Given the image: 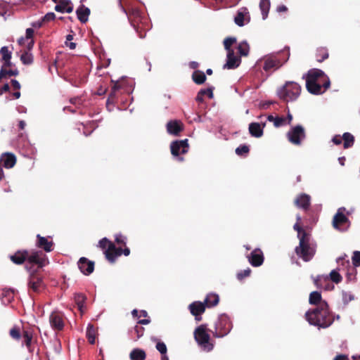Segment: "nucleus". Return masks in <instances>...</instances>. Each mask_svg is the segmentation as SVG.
I'll return each instance as SVG.
<instances>
[{"instance_id":"35","label":"nucleus","mask_w":360,"mask_h":360,"mask_svg":"<svg viewBox=\"0 0 360 360\" xmlns=\"http://www.w3.org/2000/svg\"><path fill=\"white\" fill-rule=\"evenodd\" d=\"M86 300V297L83 294H76L75 295V301L77 305L78 309L82 314L84 313V304Z\"/></svg>"},{"instance_id":"21","label":"nucleus","mask_w":360,"mask_h":360,"mask_svg":"<svg viewBox=\"0 0 360 360\" xmlns=\"http://www.w3.org/2000/svg\"><path fill=\"white\" fill-rule=\"evenodd\" d=\"M29 287L36 292H40L44 287V284L40 277L32 275L29 281Z\"/></svg>"},{"instance_id":"4","label":"nucleus","mask_w":360,"mask_h":360,"mask_svg":"<svg viewBox=\"0 0 360 360\" xmlns=\"http://www.w3.org/2000/svg\"><path fill=\"white\" fill-rule=\"evenodd\" d=\"M98 246L104 251L106 259L110 262H114L116 258L122 253L125 256H128L130 254V250L128 248H125L123 250L121 248H117L106 238H102L98 242Z\"/></svg>"},{"instance_id":"10","label":"nucleus","mask_w":360,"mask_h":360,"mask_svg":"<svg viewBox=\"0 0 360 360\" xmlns=\"http://www.w3.org/2000/svg\"><path fill=\"white\" fill-rule=\"evenodd\" d=\"M27 262L35 264L38 267H43L49 263V261L46 255L41 251H33L30 253L27 252Z\"/></svg>"},{"instance_id":"6","label":"nucleus","mask_w":360,"mask_h":360,"mask_svg":"<svg viewBox=\"0 0 360 360\" xmlns=\"http://www.w3.org/2000/svg\"><path fill=\"white\" fill-rule=\"evenodd\" d=\"M347 257L345 255L344 257H339L337 260L339 265L342 266H345L347 269V276L348 280L352 281L355 278L356 275V268L360 267V251H354L353 252V256L352 257V266L350 265L349 260H345V257Z\"/></svg>"},{"instance_id":"44","label":"nucleus","mask_w":360,"mask_h":360,"mask_svg":"<svg viewBox=\"0 0 360 360\" xmlns=\"http://www.w3.org/2000/svg\"><path fill=\"white\" fill-rule=\"evenodd\" d=\"M250 272H251V270L249 268L244 269L243 271H241L237 274V278L238 280H242L244 278L249 276L250 274Z\"/></svg>"},{"instance_id":"42","label":"nucleus","mask_w":360,"mask_h":360,"mask_svg":"<svg viewBox=\"0 0 360 360\" xmlns=\"http://www.w3.org/2000/svg\"><path fill=\"white\" fill-rule=\"evenodd\" d=\"M287 124V120L283 117H276L274 125L276 127H279Z\"/></svg>"},{"instance_id":"30","label":"nucleus","mask_w":360,"mask_h":360,"mask_svg":"<svg viewBox=\"0 0 360 360\" xmlns=\"http://www.w3.org/2000/svg\"><path fill=\"white\" fill-rule=\"evenodd\" d=\"M146 356V352L139 348L133 349L129 354L131 360H145Z\"/></svg>"},{"instance_id":"41","label":"nucleus","mask_w":360,"mask_h":360,"mask_svg":"<svg viewBox=\"0 0 360 360\" xmlns=\"http://www.w3.org/2000/svg\"><path fill=\"white\" fill-rule=\"evenodd\" d=\"M236 39L234 37H229L224 39V48L226 50L227 53L229 51H233V49H231V46L236 44Z\"/></svg>"},{"instance_id":"31","label":"nucleus","mask_w":360,"mask_h":360,"mask_svg":"<svg viewBox=\"0 0 360 360\" xmlns=\"http://www.w3.org/2000/svg\"><path fill=\"white\" fill-rule=\"evenodd\" d=\"M328 276H318V278L315 280V284L319 288H324L326 290H333L334 288L333 285L327 284L325 286L322 285V283L328 282Z\"/></svg>"},{"instance_id":"23","label":"nucleus","mask_w":360,"mask_h":360,"mask_svg":"<svg viewBox=\"0 0 360 360\" xmlns=\"http://www.w3.org/2000/svg\"><path fill=\"white\" fill-rule=\"evenodd\" d=\"M1 161L3 162L4 167L10 169L15 165L16 158L13 154L7 153L1 155Z\"/></svg>"},{"instance_id":"57","label":"nucleus","mask_w":360,"mask_h":360,"mask_svg":"<svg viewBox=\"0 0 360 360\" xmlns=\"http://www.w3.org/2000/svg\"><path fill=\"white\" fill-rule=\"evenodd\" d=\"M11 84L14 89H20V84L16 80V79H12Z\"/></svg>"},{"instance_id":"36","label":"nucleus","mask_w":360,"mask_h":360,"mask_svg":"<svg viewBox=\"0 0 360 360\" xmlns=\"http://www.w3.org/2000/svg\"><path fill=\"white\" fill-rule=\"evenodd\" d=\"M342 140L344 141V147L347 148L354 144V138L352 134L346 132L342 135Z\"/></svg>"},{"instance_id":"40","label":"nucleus","mask_w":360,"mask_h":360,"mask_svg":"<svg viewBox=\"0 0 360 360\" xmlns=\"http://www.w3.org/2000/svg\"><path fill=\"white\" fill-rule=\"evenodd\" d=\"M20 60L25 65H30L33 62V56L29 51H25L20 57Z\"/></svg>"},{"instance_id":"8","label":"nucleus","mask_w":360,"mask_h":360,"mask_svg":"<svg viewBox=\"0 0 360 360\" xmlns=\"http://www.w3.org/2000/svg\"><path fill=\"white\" fill-rule=\"evenodd\" d=\"M345 208H339L333 220L334 228L340 231H347L350 225L347 217L345 214Z\"/></svg>"},{"instance_id":"3","label":"nucleus","mask_w":360,"mask_h":360,"mask_svg":"<svg viewBox=\"0 0 360 360\" xmlns=\"http://www.w3.org/2000/svg\"><path fill=\"white\" fill-rule=\"evenodd\" d=\"M293 229L297 231L300 240L299 246L296 247L295 252L304 261L308 262L314 257L316 246L311 241L310 235L302 229L298 222L293 226Z\"/></svg>"},{"instance_id":"54","label":"nucleus","mask_w":360,"mask_h":360,"mask_svg":"<svg viewBox=\"0 0 360 360\" xmlns=\"http://www.w3.org/2000/svg\"><path fill=\"white\" fill-rule=\"evenodd\" d=\"M333 142L336 144V145H339L342 143V137H341L340 136H335L333 138Z\"/></svg>"},{"instance_id":"14","label":"nucleus","mask_w":360,"mask_h":360,"mask_svg":"<svg viewBox=\"0 0 360 360\" xmlns=\"http://www.w3.org/2000/svg\"><path fill=\"white\" fill-rule=\"evenodd\" d=\"M248 261L253 266H259L263 264L264 255L260 249L254 250L249 256Z\"/></svg>"},{"instance_id":"56","label":"nucleus","mask_w":360,"mask_h":360,"mask_svg":"<svg viewBox=\"0 0 360 360\" xmlns=\"http://www.w3.org/2000/svg\"><path fill=\"white\" fill-rule=\"evenodd\" d=\"M18 74V71L17 70H6V75L13 76V75H17Z\"/></svg>"},{"instance_id":"24","label":"nucleus","mask_w":360,"mask_h":360,"mask_svg":"<svg viewBox=\"0 0 360 360\" xmlns=\"http://www.w3.org/2000/svg\"><path fill=\"white\" fill-rule=\"evenodd\" d=\"M59 2L60 3L55 6V10L57 12L70 13L72 11L73 6L71 1L68 0H63Z\"/></svg>"},{"instance_id":"45","label":"nucleus","mask_w":360,"mask_h":360,"mask_svg":"<svg viewBox=\"0 0 360 360\" xmlns=\"http://www.w3.org/2000/svg\"><path fill=\"white\" fill-rule=\"evenodd\" d=\"M342 301L345 304H347L349 302L354 299L353 295L350 292L342 291Z\"/></svg>"},{"instance_id":"50","label":"nucleus","mask_w":360,"mask_h":360,"mask_svg":"<svg viewBox=\"0 0 360 360\" xmlns=\"http://www.w3.org/2000/svg\"><path fill=\"white\" fill-rule=\"evenodd\" d=\"M23 338L26 345H29L32 340V335L28 331H25L23 333Z\"/></svg>"},{"instance_id":"32","label":"nucleus","mask_w":360,"mask_h":360,"mask_svg":"<svg viewBox=\"0 0 360 360\" xmlns=\"http://www.w3.org/2000/svg\"><path fill=\"white\" fill-rule=\"evenodd\" d=\"M219 300V297L217 294L210 293L208 294L205 300V303L207 307H211L216 306Z\"/></svg>"},{"instance_id":"34","label":"nucleus","mask_w":360,"mask_h":360,"mask_svg":"<svg viewBox=\"0 0 360 360\" xmlns=\"http://www.w3.org/2000/svg\"><path fill=\"white\" fill-rule=\"evenodd\" d=\"M96 337V330L91 324H89L86 329V338L91 344H94Z\"/></svg>"},{"instance_id":"59","label":"nucleus","mask_w":360,"mask_h":360,"mask_svg":"<svg viewBox=\"0 0 360 360\" xmlns=\"http://www.w3.org/2000/svg\"><path fill=\"white\" fill-rule=\"evenodd\" d=\"M8 90H9V85L8 84H5L0 91V95H1L4 92L8 91Z\"/></svg>"},{"instance_id":"22","label":"nucleus","mask_w":360,"mask_h":360,"mask_svg":"<svg viewBox=\"0 0 360 360\" xmlns=\"http://www.w3.org/2000/svg\"><path fill=\"white\" fill-rule=\"evenodd\" d=\"M265 123L252 122L249 125V131L252 136L259 138L263 135Z\"/></svg>"},{"instance_id":"46","label":"nucleus","mask_w":360,"mask_h":360,"mask_svg":"<svg viewBox=\"0 0 360 360\" xmlns=\"http://www.w3.org/2000/svg\"><path fill=\"white\" fill-rule=\"evenodd\" d=\"M156 349L160 352L161 354H165L167 353V346L164 342H158L156 345Z\"/></svg>"},{"instance_id":"48","label":"nucleus","mask_w":360,"mask_h":360,"mask_svg":"<svg viewBox=\"0 0 360 360\" xmlns=\"http://www.w3.org/2000/svg\"><path fill=\"white\" fill-rule=\"evenodd\" d=\"M56 18V15L54 13H46L42 18V21L44 22H49V21H51V20H53Z\"/></svg>"},{"instance_id":"60","label":"nucleus","mask_w":360,"mask_h":360,"mask_svg":"<svg viewBox=\"0 0 360 360\" xmlns=\"http://www.w3.org/2000/svg\"><path fill=\"white\" fill-rule=\"evenodd\" d=\"M26 41H27V39H26V37H20V38L18 39V44H19V45H20V46H24V45H25Z\"/></svg>"},{"instance_id":"16","label":"nucleus","mask_w":360,"mask_h":360,"mask_svg":"<svg viewBox=\"0 0 360 360\" xmlns=\"http://www.w3.org/2000/svg\"><path fill=\"white\" fill-rule=\"evenodd\" d=\"M49 322L51 326L54 330H62L64 326L62 315L58 312L51 313L49 317Z\"/></svg>"},{"instance_id":"47","label":"nucleus","mask_w":360,"mask_h":360,"mask_svg":"<svg viewBox=\"0 0 360 360\" xmlns=\"http://www.w3.org/2000/svg\"><path fill=\"white\" fill-rule=\"evenodd\" d=\"M126 240H127V238L125 236L121 235V234H117L115 236V242L120 245V244H123V245H125L126 244Z\"/></svg>"},{"instance_id":"19","label":"nucleus","mask_w":360,"mask_h":360,"mask_svg":"<svg viewBox=\"0 0 360 360\" xmlns=\"http://www.w3.org/2000/svg\"><path fill=\"white\" fill-rule=\"evenodd\" d=\"M191 313L195 316L197 321L201 320L200 315L205 311V306L203 302H194L189 305Z\"/></svg>"},{"instance_id":"13","label":"nucleus","mask_w":360,"mask_h":360,"mask_svg":"<svg viewBox=\"0 0 360 360\" xmlns=\"http://www.w3.org/2000/svg\"><path fill=\"white\" fill-rule=\"evenodd\" d=\"M288 58H287L283 62H281V60L276 56H270L266 57L264 59V69L266 71L270 70L271 69H277L281 67L284 63L287 61Z\"/></svg>"},{"instance_id":"9","label":"nucleus","mask_w":360,"mask_h":360,"mask_svg":"<svg viewBox=\"0 0 360 360\" xmlns=\"http://www.w3.org/2000/svg\"><path fill=\"white\" fill-rule=\"evenodd\" d=\"M232 328V323L226 316H222L215 326V337L222 338L229 333Z\"/></svg>"},{"instance_id":"18","label":"nucleus","mask_w":360,"mask_h":360,"mask_svg":"<svg viewBox=\"0 0 360 360\" xmlns=\"http://www.w3.org/2000/svg\"><path fill=\"white\" fill-rule=\"evenodd\" d=\"M78 267L82 273L85 275H89L94 269V264L85 257H82L78 262Z\"/></svg>"},{"instance_id":"53","label":"nucleus","mask_w":360,"mask_h":360,"mask_svg":"<svg viewBox=\"0 0 360 360\" xmlns=\"http://www.w3.org/2000/svg\"><path fill=\"white\" fill-rule=\"evenodd\" d=\"M33 46H34V40L30 39V40H27L25 45H24L23 46H25L27 49V51L30 52L32 49Z\"/></svg>"},{"instance_id":"63","label":"nucleus","mask_w":360,"mask_h":360,"mask_svg":"<svg viewBox=\"0 0 360 360\" xmlns=\"http://www.w3.org/2000/svg\"><path fill=\"white\" fill-rule=\"evenodd\" d=\"M6 67L3 66L1 68V70L0 71V79L4 76H6V69H5Z\"/></svg>"},{"instance_id":"62","label":"nucleus","mask_w":360,"mask_h":360,"mask_svg":"<svg viewBox=\"0 0 360 360\" xmlns=\"http://www.w3.org/2000/svg\"><path fill=\"white\" fill-rule=\"evenodd\" d=\"M150 322V320L149 319H141L139 321V323L143 325L148 324Z\"/></svg>"},{"instance_id":"51","label":"nucleus","mask_w":360,"mask_h":360,"mask_svg":"<svg viewBox=\"0 0 360 360\" xmlns=\"http://www.w3.org/2000/svg\"><path fill=\"white\" fill-rule=\"evenodd\" d=\"M10 335L13 338L19 339L20 338V333L17 328H12L10 330Z\"/></svg>"},{"instance_id":"55","label":"nucleus","mask_w":360,"mask_h":360,"mask_svg":"<svg viewBox=\"0 0 360 360\" xmlns=\"http://www.w3.org/2000/svg\"><path fill=\"white\" fill-rule=\"evenodd\" d=\"M44 21L42 19L41 20H38L32 23V26L34 28H39L42 26Z\"/></svg>"},{"instance_id":"26","label":"nucleus","mask_w":360,"mask_h":360,"mask_svg":"<svg viewBox=\"0 0 360 360\" xmlns=\"http://www.w3.org/2000/svg\"><path fill=\"white\" fill-rule=\"evenodd\" d=\"M310 197L307 194L300 195L295 200V204L298 207L307 209L309 205Z\"/></svg>"},{"instance_id":"33","label":"nucleus","mask_w":360,"mask_h":360,"mask_svg":"<svg viewBox=\"0 0 360 360\" xmlns=\"http://www.w3.org/2000/svg\"><path fill=\"white\" fill-rule=\"evenodd\" d=\"M259 7L262 14L263 20H265L268 16L269 10L270 8L269 0H261L259 3Z\"/></svg>"},{"instance_id":"11","label":"nucleus","mask_w":360,"mask_h":360,"mask_svg":"<svg viewBox=\"0 0 360 360\" xmlns=\"http://www.w3.org/2000/svg\"><path fill=\"white\" fill-rule=\"evenodd\" d=\"M287 136L290 143L295 145H299L305 137L304 129L302 126L297 125L292 127L288 132Z\"/></svg>"},{"instance_id":"12","label":"nucleus","mask_w":360,"mask_h":360,"mask_svg":"<svg viewBox=\"0 0 360 360\" xmlns=\"http://www.w3.org/2000/svg\"><path fill=\"white\" fill-rule=\"evenodd\" d=\"M171 153L173 156L178 157L180 154H185L188 151L189 145L188 139L174 141L170 145Z\"/></svg>"},{"instance_id":"28","label":"nucleus","mask_w":360,"mask_h":360,"mask_svg":"<svg viewBox=\"0 0 360 360\" xmlns=\"http://www.w3.org/2000/svg\"><path fill=\"white\" fill-rule=\"evenodd\" d=\"M11 261L17 264H20L27 259V251H18L15 255L10 257Z\"/></svg>"},{"instance_id":"15","label":"nucleus","mask_w":360,"mask_h":360,"mask_svg":"<svg viewBox=\"0 0 360 360\" xmlns=\"http://www.w3.org/2000/svg\"><path fill=\"white\" fill-rule=\"evenodd\" d=\"M234 21L235 23L240 27H242L245 24L249 22L250 15L248 9L246 8H241L239 9L235 16Z\"/></svg>"},{"instance_id":"38","label":"nucleus","mask_w":360,"mask_h":360,"mask_svg":"<svg viewBox=\"0 0 360 360\" xmlns=\"http://www.w3.org/2000/svg\"><path fill=\"white\" fill-rule=\"evenodd\" d=\"M238 50L240 56H248L250 50L248 44L244 41H241L238 46Z\"/></svg>"},{"instance_id":"20","label":"nucleus","mask_w":360,"mask_h":360,"mask_svg":"<svg viewBox=\"0 0 360 360\" xmlns=\"http://www.w3.org/2000/svg\"><path fill=\"white\" fill-rule=\"evenodd\" d=\"M240 63V58L236 56L234 51H229L227 53V60L224 68L233 69L237 68Z\"/></svg>"},{"instance_id":"37","label":"nucleus","mask_w":360,"mask_h":360,"mask_svg":"<svg viewBox=\"0 0 360 360\" xmlns=\"http://www.w3.org/2000/svg\"><path fill=\"white\" fill-rule=\"evenodd\" d=\"M193 79L196 84H201L205 81L206 77L203 72L197 70L193 74Z\"/></svg>"},{"instance_id":"17","label":"nucleus","mask_w":360,"mask_h":360,"mask_svg":"<svg viewBox=\"0 0 360 360\" xmlns=\"http://www.w3.org/2000/svg\"><path fill=\"white\" fill-rule=\"evenodd\" d=\"M167 131L169 134L177 136L183 130L184 125L179 120H171L167 124Z\"/></svg>"},{"instance_id":"52","label":"nucleus","mask_w":360,"mask_h":360,"mask_svg":"<svg viewBox=\"0 0 360 360\" xmlns=\"http://www.w3.org/2000/svg\"><path fill=\"white\" fill-rule=\"evenodd\" d=\"M34 34V30L32 28H27L25 32V37L27 40L32 39Z\"/></svg>"},{"instance_id":"29","label":"nucleus","mask_w":360,"mask_h":360,"mask_svg":"<svg viewBox=\"0 0 360 360\" xmlns=\"http://www.w3.org/2000/svg\"><path fill=\"white\" fill-rule=\"evenodd\" d=\"M0 53L2 56V60L4 61L3 66H9L11 65V52L8 50V47L3 46L0 50Z\"/></svg>"},{"instance_id":"39","label":"nucleus","mask_w":360,"mask_h":360,"mask_svg":"<svg viewBox=\"0 0 360 360\" xmlns=\"http://www.w3.org/2000/svg\"><path fill=\"white\" fill-rule=\"evenodd\" d=\"M341 269V268L334 269L331 271V272L329 274L330 279L335 283H339L340 282H341L342 279V276L338 272V271Z\"/></svg>"},{"instance_id":"1","label":"nucleus","mask_w":360,"mask_h":360,"mask_svg":"<svg viewBox=\"0 0 360 360\" xmlns=\"http://www.w3.org/2000/svg\"><path fill=\"white\" fill-rule=\"evenodd\" d=\"M309 302L311 304L316 305L315 309L308 311L305 314L309 323L319 328L330 326L333 320L330 316L328 304L322 300L321 293L317 291L311 292Z\"/></svg>"},{"instance_id":"64","label":"nucleus","mask_w":360,"mask_h":360,"mask_svg":"<svg viewBox=\"0 0 360 360\" xmlns=\"http://www.w3.org/2000/svg\"><path fill=\"white\" fill-rule=\"evenodd\" d=\"M204 95H202L200 92H198L196 100L199 102L202 101Z\"/></svg>"},{"instance_id":"58","label":"nucleus","mask_w":360,"mask_h":360,"mask_svg":"<svg viewBox=\"0 0 360 360\" xmlns=\"http://www.w3.org/2000/svg\"><path fill=\"white\" fill-rule=\"evenodd\" d=\"M276 11L278 13L285 12L288 11V8L285 5H280L277 7Z\"/></svg>"},{"instance_id":"27","label":"nucleus","mask_w":360,"mask_h":360,"mask_svg":"<svg viewBox=\"0 0 360 360\" xmlns=\"http://www.w3.org/2000/svg\"><path fill=\"white\" fill-rule=\"evenodd\" d=\"M76 13L78 19L82 22L84 23L88 20L89 15L90 14V10L84 6H81L79 8H77Z\"/></svg>"},{"instance_id":"43","label":"nucleus","mask_w":360,"mask_h":360,"mask_svg":"<svg viewBox=\"0 0 360 360\" xmlns=\"http://www.w3.org/2000/svg\"><path fill=\"white\" fill-rule=\"evenodd\" d=\"M249 152V148L248 146L243 145L240 146L236 149V153L238 155H243L244 154H246Z\"/></svg>"},{"instance_id":"2","label":"nucleus","mask_w":360,"mask_h":360,"mask_svg":"<svg viewBox=\"0 0 360 360\" xmlns=\"http://www.w3.org/2000/svg\"><path fill=\"white\" fill-rule=\"evenodd\" d=\"M330 86V80L324 72L319 69L311 70L306 77V87L313 94H321Z\"/></svg>"},{"instance_id":"25","label":"nucleus","mask_w":360,"mask_h":360,"mask_svg":"<svg viewBox=\"0 0 360 360\" xmlns=\"http://www.w3.org/2000/svg\"><path fill=\"white\" fill-rule=\"evenodd\" d=\"M38 241L37 245L39 248H43L46 252H51L53 250V242L49 240L47 238L41 237L37 235Z\"/></svg>"},{"instance_id":"61","label":"nucleus","mask_w":360,"mask_h":360,"mask_svg":"<svg viewBox=\"0 0 360 360\" xmlns=\"http://www.w3.org/2000/svg\"><path fill=\"white\" fill-rule=\"evenodd\" d=\"M334 360H349L347 356L345 355H338L337 356Z\"/></svg>"},{"instance_id":"5","label":"nucleus","mask_w":360,"mask_h":360,"mask_svg":"<svg viewBox=\"0 0 360 360\" xmlns=\"http://www.w3.org/2000/svg\"><path fill=\"white\" fill-rule=\"evenodd\" d=\"M301 93V86L295 82H286L285 84L277 91L278 97L284 101H295Z\"/></svg>"},{"instance_id":"7","label":"nucleus","mask_w":360,"mask_h":360,"mask_svg":"<svg viewBox=\"0 0 360 360\" xmlns=\"http://www.w3.org/2000/svg\"><path fill=\"white\" fill-rule=\"evenodd\" d=\"M194 337L203 350L210 352L213 349V345L210 342V337L205 326L202 325L197 328L194 332Z\"/></svg>"},{"instance_id":"49","label":"nucleus","mask_w":360,"mask_h":360,"mask_svg":"<svg viewBox=\"0 0 360 360\" xmlns=\"http://www.w3.org/2000/svg\"><path fill=\"white\" fill-rule=\"evenodd\" d=\"M199 92L202 95L207 96L209 98H212V96H213L212 89H210V88L205 89H202Z\"/></svg>"}]
</instances>
